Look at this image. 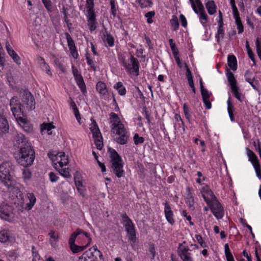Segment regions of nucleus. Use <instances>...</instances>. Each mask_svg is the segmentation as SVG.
Segmentation results:
<instances>
[{"label":"nucleus","instance_id":"f3484780","mask_svg":"<svg viewBox=\"0 0 261 261\" xmlns=\"http://www.w3.org/2000/svg\"><path fill=\"white\" fill-rule=\"evenodd\" d=\"M164 212L167 221L171 225H173L175 222L173 218V213L167 202L165 203Z\"/></svg>","mask_w":261,"mask_h":261},{"label":"nucleus","instance_id":"680f3d73","mask_svg":"<svg viewBox=\"0 0 261 261\" xmlns=\"http://www.w3.org/2000/svg\"><path fill=\"white\" fill-rule=\"evenodd\" d=\"M54 127V126L50 123H43L42 124L41 129L42 130L44 129V130H47V131H49Z\"/></svg>","mask_w":261,"mask_h":261},{"label":"nucleus","instance_id":"2eb2a0df","mask_svg":"<svg viewBox=\"0 0 261 261\" xmlns=\"http://www.w3.org/2000/svg\"><path fill=\"white\" fill-rule=\"evenodd\" d=\"M14 240L10 231L7 229H3L0 231V241L6 243L7 241L12 242Z\"/></svg>","mask_w":261,"mask_h":261},{"label":"nucleus","instance_id":"cd10ccee","mask_svg":"<svg viewBox=\"0 0 261 261\" xmlns=\"http://www.w3.org/2000/svg\"><path fill=\"white\" fill-rule=\"evenodd\" d=\"M227 76L228 79V81L231 86V88L233 87H237V80H236L234 74L232 72L229 71L228 69H227Z\"/></svg>","mask_w":261,"mask_h":261},{"label":"nucleus","instance_id":"c03bdc74","mask_svg":"<svg viewBox=\"0 0 261 261\" xmlns=\"http://www.w3.org/2000/svg\"><path fill=\"white\" fill-rule=\"evenodd\" d=\"M256 53L259 59H261V39L257 38L256 42Z\"/></svg>","mask_w":261,"mask_h":261},{"label":"nucleus","instance_id":"a19ab883","mask_svg":"<svg viewBox=\"0 0 261 261\" xmlns=\"http://www.w3.org/2000/svg\"><path fill=\"white\" fill-rule=\"evenodd\" d=\"M170 22L173 30L176 31L178 29L179 23L178 21L177 17L176 16H173V18L171 20Z\"/></svg>","mask_w":261,"mask_h":261},{"label":"nucleus","instance_id":"4468645a","mask_svg":"<svg viewBox=\"0 0 261 261\" xmlns=\"http://www.w3.org/2000/svg\"><path fill=\"white\" fill-rule=\"evenodd\" d=\"M17 122L25 132L28 133L33 132L34 128L33 125L25 118H22L17 121Z\"/></svg>","mask_w":261,"mask_h":261},{"label":"nucleus","instance_id":"0eeeda50","mask_svg":"<svg viewBox=\"0 0 261 261\" xmlns=\"http://www.w3.org/2000/svg\"><path fill=\"white\" fill-rule=\"evenodd\" d=\"M119 59L120 60L123 66L128 72L130 73L134 72L136 73V75H138L139 74V64L137 59L133 55H131L130 57L132 67H130V64H127L126 62L125 59L123 57H121Z\"/></svg>","mask_w":261,"mask_h":261},{"label":"nucleus","instance_id":"393cba45","mask_svg":"<svg viewBox=\"0 0 261 261\" xmlns=\"http://www.w3.org/2000/svg\"><path fill=\"white\" fill-rule=\"evenodd\" d=\"M228 66L233 71L237 69V61L234 55H229L227 58Z\"/></svg>","mask_w":261,"mask_h":261},{"label":"nucleus","instance_id":"72a5a7b5","mask_svg":"<svg viewBox=\"0 0 261 261\" xmlns=\"http://www.w3.org/2000/svg\"><path fill=\"white\" fill-rule=\"evenodd\" d=\"M225 254L227 261H234L233 256L231 253L228 244H226L224 246Z\"/></svg>","mask_w":261,"mask_h":261},{"label":"nucleus","instance_id":"dca6fc26","mask_svg":"<svg viewBox=\"0 0 261 261\" xmlns=\"http://www.w3.org/2000/svg\"><path fill=\"white\" fill-rule=\"evenodd\" d=\"M251 73L249 71H247L245 74V76L246 77V81L248 82L252 87V88L256 90H258V87L259 85L258 81L257 80L255 76H253L251 77L250 75Z\"/></svg>","mask_w":261,"mask_h":261},{"label":"nucleus","instance_id":"ea45409f","mask_svg":"<svg viewBox=\"0 0 261 261\" xmlns=\"http://www.w3.org/2000/svg\"><path fill=\"white\" fill-rule=\"evenodd\" d=\"M92 120V123L91 124L90 129L91 131L92 132L93 135H94V133H97L98 134V132H100L99 130V129L98 127V125L96 122V121L94 120L91 119Z\"/></svg>","mask_w":261,"mask_h":261},{"label":"nucleus","instance_id":"338daca9","mask_svg":"<svg viewBox=\"0 0 261 261\" xmlns=\"http://www.w3.org/2000/svg\"><path fill=\"white\" fill-rule=\"evenodd\" d=\"M55 63L56 64V65L59 68V69L63 72H65L66 70L65 67L63 66V65L60 62L59 60L58 59H56L55 60Z\"/></svg>","mask_w":261,"mask_h":261},{"label":"nucleus","instance_id":"49530a36","mask_svg":"<svg viewBox=\"0 0 261 261\" xmlns=\"http://www.w3.org/2000/svg\"><path fill=\"white\" fill-rule=\"evenodd\" d=\"M65 35L69 48L74 47L75 46L74 41L69 34L68 33H66Z\"/></svg>","mask_w":261,"mask_h":261},{"label":"nucleus","instance_id":"1a4fd4ad","mask_svg":"<svg viewBox=\"0 0 261 261\" xmlns=\"http://www.w3.org/2000/svg\"><path fill=\"white\" fill-rule=\"evenodd\" d=\"M208 205L210 206V208L213 215L218 219L222 218L224 214V210L217 198L212 201V202L208 204Z\"/></svg>","mask_w":261,"mask_h":261},{"label":"nucleus","instance_id":"4c0bfd02","mask_svg":"<svg viewBox=\"0 0 261 261\" xmlns=\"http://www.w3.org/2000/svg\"><path fill=\"white\" fill-rule=\"evenodd\" d=\"M142 8L151 7L152 3L150 0H138L137 1Z\"/></svg>","mask_w":261,"mask_h":261},{"label":"nucleus","instance_id":"20e7f679","mask_svg":"<svg viewBox=\"0 0 261 261\" xmlns=\"http://www.w3.org/2000/svg\"><path fill=\"white\" fill-rule=\"evenodd\" d=\"M109 152L111 158V168L113 173L118 177H121L124 176V171L123 169V163L121 156L112 148H109Z\"/></svg>","mask_w":261,"mask_h":261},{"label":"nucleus","instance_id":"9b49d317","mask_svg":"<svg viewBox=\"0 0 261 261\" xmlns=\"http://www.w3.org/2000/svg\"><path fill=\"white\" fill-rule=\"evenodd\" d=\"M22 100L23 102L27 105V108L29 110H32L35 108V98L28 90L23 91Z\"/></svg>","mask_w":261,"mask_h":261},{"label":"nucleus","instance_id":"aec40b11","mask_svg":"<svg viewBox=\"0 0 261 261\" xmlns=\"http://www.w3.org/2000/svg\"><path fill=\"white\" fill-rule=\"evenodd\" d=\"M127 231L128 240L134 244L136 241V230L134 224L129 226L125 227Z\"/></svg>","mask_w":261,"mask_h":261},{"label":"nucleus","instance_id":"de8ad7c7","mask_svg":"<svg viewBox=\"0 0 261 261\" xmlns=\"http://www.w3.org/2000/svg\"><path fill=\"white\" fill-rule=\"evenodd\" d=\"M33 261H39L40 256L38 253L35 251V248L34 246L32 247Z\"/></svg>","mask_w":261,"mask_h":261},{"label":"nucleus","instance_id":"f257e3e1","mask_svg":"<svg viewBox=\"0 0 261 261\" xmlns=\"http://www.w3.org/2000/svg\"><path fill=\"white\" fill-rule=\"evenodd\" d=\"M91 241L88 233L77 228L70 236L69 244L71 250L74 253H76L83 251Z\"/></svg>","mask_w":261,"mask_h":261},{"label":"nucleus","instance_id":"79ce46f5","mask_svg":"<svg viewBox=\"0 0 261 261\" xmlns=\"http://www.w3.org/2000/svg\"><path fill=\"white\" fill-rule=\"evenodd\" d=\"M122 218L123 222L125 223V227L132 225L133 224L132 220L129 218L126 214H124L122 215Z\"/></svg>","mask_w":261,"mask_h":261},{"label":"nucleus","instance_id":"bb28decb","mask_svg":"<svg viewBox=\"0 0 261 261\" xmlns=\"http://www.w3.org/2000/svg\"><path fill=\"white\" fill-rule=\"evenodd\" d=\"M247 155L249 157V160L251 162L253 165L259 164L258 160L255 154L248 148H247Z\"/></svg>","mask_w":261,"mask_h":261},{"label":"nucleus","instance_id":"f704fd0d","mask_svg":"<svg viewBox=\"0 0 261 261\" xmlns=\"http://www.w3.org/2000/svg\"><path fill=\"white\" fill-rule=\"evenodd\" d=\"M225 254L227 261H234L233 256L231 253L228 244H226L224 246Z\"/></svg>","mask_w":261,"mask_h":261},{"label":"nucleus","instance_id":"7c9ffc66","mask_svg":"<svg viewBox=\"0 0 261 261\" xmlns=\"http://www.w3.org/2000/svg\"><path fill=\"white\" fill-rule=\"evenodd\" d=\"M75 79L82 92L83 94H85L86 92V87L83 77L80 76L77 77Z\"/></svg>","mask_w":261,"mask_h":261},{"label":"nucleus","instance_id":"7ed1b4c3","mask_svg":"<svg viewBox=\"0 0 261 261\" xmlns=\"http://www.w3.org/2000/svg\"><path fill=\"white\" fill-rule=\"evenodd\" d=\"M35 157V151L32 146H27V147L19 150V153L15 158L19 165L27 167L33 164Z\"/></svg>","mask_w":261,"mask_h":261},{"label":"nucleus","instance_id":"c756f323","mask_svg":"<svg viewBox=\"0 0 261 261\" xmlns=\"http://www.w3.org/2000/svg\"><path fill=\"white\" fill-rule=\"evenodd\" d=\"M38 60L42 69L45 70L48 74L51 75V73L49 69V66L45 63L44 59L41 57H39Z\"/></svg>","mask_w":261,"mask_h":261},{"label":"nucleus","instance_id":"774afa93","mask_svg":"<svg viewBox=\"0 0 261 261\" xmlns=\"http://www.w3.org/2000/svg\"><path fill=\"white\" fill-rule=\"evenodd\" d=\"M45 7L48 10H50L51 7V3L50 0H42Z\"/></svg>","mask_w":261,"mask_h":261},{"label":"nucleus","instance_id":"603ef678","mask_svg":"<svg viewBox=\"0 0 261 261\" xmlns=\"http://www.w3.org/2000/svg\"><path fill=\"white\" fill-rule=\"evenodd\" d=\"M68 170V168H67V169H61L59 171V172L62 176L66 178H70L71 177V175Z\"/></svg>","mask_w":261,"mask_h":261},{"label":"nucleus","instance_id":"e433bc0d","mask_svg":"<svg viewBox=\"0 0 261 261\" xmlns=\"http://www.w3.org/2000/svg\"><path fill=\"white\" fill-rule=\"evenodd\" d=\"M199 18L201 20V23L203 24V25H205L207 21V15L205 13V10L202 11H198V14Z\"/></svg>","mask_w":261,"mask_h":261},{"label":"nucleus","instance_id":"9d476101","mask_svg":"<svg viewBox=\"0 0 261 261\" xmlns=\"http://www.w3.org/2000/svg\"><path fill=\"white\" fill-rule=\"evenodd\" d=\"M13 209L7 204L0 205V217L6 221H11L13 217Z\"/></svg>","mask_w":261,"mask_h":261},{"label":"nucleus","instance_id":"ddd939ff","mask_svg":"<svg viewBox=\"0 0 261 261\" xmlns=\"http://www.w3.org/2000/svg\"><path fill=\"white\" fill-rule=\"evenodd\" d=\"M15 141L19 150L21 149V148L23 147H27V146H31L30 143L28 142L27 139L22 134H17L15 138Z\"/></svg>","mask_w":261,"mask_h":261},{"label":"nucleus","instance_id":"c9c22d12","mask_svg":"<svg viewBox=\"0 0 261 261\" xmlns=\"http://www.w3.org/2000/svg\"><path fill=\"white\" fill-rule=\"evenodd\" d=\"M234 17L235 18L236 23L237 25V28L239 30V33L240 34L243 33V32L244 31V28L242 23L239 15L234 16Z\"/></svg>","mask_w":261,"mask_h":261},{"label":"nucleus","instance_id":"e2e57ef3","mask_svg":"<svg viewBox=\"0 0 261 261\" xmlns=\"http://www.w3.org/2000/svg\"><path fill=\"white\" fill-rule=\"evenodd\" d=\"M110 4H111V13L113 15V16L114 17H115L116 15V9L114 1H111L110 2Z\"/></svg>","mask_w":261,"mask_h":261},{"label":"nucleus","instance_id":"8fccbe9b","mask_svg":"<svg viewBox=\"0 0 261 261\" xmlns=\"http://www.w3.org/2000/svg\"><path fill=\"white\" fill-rule=\"evenodd\" d=\"M94 0H86V8L87 11L94 10Z\"/></svg>","mask_w":261,"mask_h":261},{"label":"nucleus","instance_id":"5fc2aeb1","mask_svg":"<svg viewBox=\"0 0 261 261\" xmlns=\"http://www.w3.org/2000/svg\"><path fill=\"white\" fill-rule=\"evenodd\" d=\"M88 21H93V20H96L95 15L94 13V10L93 11H88Z\"/></svg>","mask_w":261,"mask_h":261},{"label":"nucleus","instance_id":"bf43d9fd","mask_svg":"<svg viewBox=\"0 0 261 261\" xmlns=\"http://www.w3.org/2000/svg\"><path fill=\"white\" fill-rule=\"evenodd\" d=\"M201 95L202 97L203 100H204V99H209L210 98V94L208 93V91L205 89H202L200 90Z\"/></svg>","mask_w":261,"mask_h":261},{"label":"nucleus","instance_id":"09e8293b","mask_svg":"<svg viewBox=\"0 0 261 261\" xmlns=\"http://www.w3.org/2000/svg\"><path fill=\"white\" fill-rule=\"evenodd\" d=\"M134 143L136 145L141 144L144 141L143 137H139L138 134H135L134 136Z\"/></svg>","mask_w":261,"mask_h":261},{"label":"nucleus","instance_id":"a18cd8bd","mask_svg":"<svg viewBox=\"0 0 261 261\" xmlns=\"http://www.w3.org/2000/svg\"><path fill=\"white\" fill-rule=\"evenodd\" d=\"M224 36V30L223 28H218L217 31V33L216 35V38H217V42H219L220 39H223Z\"/></svg>","mask_w":261,"mask_h":261},{"label":"nucleus","instance_id":"f8f14e48","mask_svg":"<svg viewBox=\"0 0 261 261\" xmlns=\"http://www.w3.org/2000/svg\"><path fill=\"white\" fill-rule=\"evenodd\" d=\"M189 251L190 250L188 247L184 246L182 244H179L177 249L178 254L182 261H193V258L191 256Z\"/></svg>","mask_w":261,"mask_h":261},{"label":"nucleus","instance_id":"39448f33","mask_svg":"<svg viewBox=\"0 0 261 261\" xmlns=\"http://www.w3.org/2000/svg\"><path fill=\"white\" fill-rule=\"evenodd\" d=\"M112 129L114 133L120 136L115 139L116 141L121 145H124L127 143L128 136L126 134V131L124 127V125L121 123H112Z\"/></svg>","mask_w":261,"mask_h":261},{"label":"nucleus","instance_id":"a878e982","mask_svg":"<svg viewBox=\"0 0 261 261\" xmlns=\"http://www.w3.org/2000/svg\"><path fill=\"white\" fill-rule=\"evenodd\" d=\"M206 8L210 15H213L216 12V6L214 1H209L205 4Z\"/></svg>","mask_w":261,"mask_h":261},{"label":"nucleus","instance_id":"37998d69","mask_svg":"<svg viewBox=\"0 0 261 261\" xmlns=\"http://www.w3.org/2000/svg\"><path fill=\"white\" fill-rule=\"evenodd\" d=\"M232 90V92L234 94V96L240 101L242 102V100L241 99V93L239 92V88L238 87H233L231 88Z\"/></svg>","mask_w":261,"mask_h":261},{"label":"nucleus","instance_id":"5701e85b","mask_svg":"<svg viewBox=\"0 0 261 261\" xmlns=\"http://www.w3.org/2000/svg\"><path fill=\"white\" fill-rule=\"evenodd\" d=\"M102 38L104 42L108 43L109 46L111 47L114 45V38L110 34L107 33V29L105 28H104V32Z\"/></svg>","mask_w":261,"mask_h":261},{"label":"nucleus","instance_id":"3c124183","mask_svg":"<svg viewBox=\"0 0 261 261\" xmlns=\"http://www.w3.org/2000/svg\"><path fill=\"white\" fill-rule=\"evenodd\" d=\"M195 238L198 243L202 247H206L207 246L205 242L203 241L202 237L199 234H196Z\"/></svg>","mask_w":261,"mask_h":261},{"label":"nucleus","instance_id":"6ab92c4d","mask_svg":"<svg viewBox=\"0 0 261 261\" xmlns=\"http://www.w3.org/2000/svg\"><path fill=\"white\" fill-rule=\"evenodd\" d=\"M202 197L206 203L210 204L212 201L217 199L213 192L210 189H206L202 193Z\"/></svg>","mask_w":261,"mask_h":261},{"label":"nucleus","instance_id":"f03ea898","mask_svg":"<svg viewBox=\"0 0 261 261\" xmlns=\"http://www.w3.org/2000/svg\"><path fill=\"white\" fill-rule=\"evenodd\" d=\"M14 165L10 162H3L0 165V179L8 188L14 184Z\"/></svg>","mask_w":261,"mask_h":261},{"label":"nucleus","instance_id":"052dcab7","mask_svg":"<svg viewBox=\"0 0 261 261\" xmlns=\"http://www.w3.org/2000/svg\"><path fill=\"white\" fill-rule=\"evenodd\" d=\"M22 174L24 179H30L31 178V172L29 169H24Z\"/></svg>","mask_w":261,"mask_h":261},{"label":"nucleus","instance_id":"4d7b16f0","mask_svg":"<svg viewBox=\"0 0 261 261\" xmlns=\"http://www.w3.org/2000/svg\"><path fill=\"white\" fill-rule=\"evenodd\" d=\"M254 168H255V172L256 173L257 176L259 178L261 179V169L260 167V164H256V165H253Z\"/></svg>","mask_w":261,"mask_h":261},{"label":"nucleus","instance_id":"0e129e2a","mask_svg":"<svg viewBox=\"0 0 261 261\" xmlns=\"http://www.w3.org/2000/svg\"><path fill=\"white\" fill-rule=\"evenodd\" d=\"M69 48V50L71 52V54L72 57L74 59H77L78 57V53H77L76 47L74 46V47H71V48Z\"/></svg>","mask_w":261,"mask_h":261},{"label":"nucleus","instance_id":"58836bf2","mask_svg":"<svg viewBox=\"0 0 261 261\" xmlns=\"http://www.w3.org/2000/svg\"><path fill=\"white\" fill-rule=\"evenodd\" d=\"M10 106L11 109L13 108L17 107L18 106H21L20 101L18 100L17 97H13L10 101Z\"/></svg>","mask_w":261,"mask_h":261},{"label":"nucleus","instance_id":"69168bd1","mask_svg":"<svg viewBox=\"0 0 261 261\" xmlns=\"http://www.w3.org/2000/svg\"><path fill=\"white\" fill-rule=\"evenodd\" d=\"M183 109H184V113H185L186 118L187 119L189 120L190 118V115L189 114V108H188V106L185 103L184 105Z\"/></svg>","mask_w":261,"mask_h":261},{"label":"nucleus","instance_id":"864d4df0","mask_svg":"<svg viewBox=\"0 0 261 261\" xmlns=\"http://www.w3.org/2000/svg\"><path fill=\"white\" fill-rule=\"evenodd\" d=\"M230 3L231 5L233 16L239 15V11L235 5V0H230Z\"/></svg>","mask_w":261,"mask_h":261},{"label":"nucleus","instance_id":"b1692460","mask_svg":"<svg viewBox=\"0 0 261 261\" xmlns=\"http://www.w3.org/2000/svg\"><path fill=\"white\" fill-rule=\"evenodd\" d=\"M21 107L22 105L11 109L14 116L17 121H18L20 119L23 118V117L24 116L23 112L22 110Z\"/></svg>","mask_w":261,"mask_h":261},{"label":"nucleus","instance_id":"4be33fe9","mask_svg":"<svg viewBox=\"0 0 261 261\" xmlns=\"http://www.w3.org/2000/svg\"><path fill=\"white\" fill-rule=\"evenodd\" d=\"M93 138L96 148L98 150H101L103 147L102 137L101 133L98 132V134L94 133Z\"/></svg>","mask_w":261,"mask_h":261},{"label":"nucleus","instance_id":"2f4dec72","mask_svg":"<svg viewBox=\"0 0 261 261\" xmlns=\"http://www.w3.org/2000/svg\"><path fill=\"white\" fill-rule=\"evenodd\" d=\"M114 88L116 89L118 93L122 96L126 94V89L123 86V84L121 82H117L114 86Z\"/></svg>","mask_w":261,"mask_h":261},{"label":"nucleus","instance_id":"6e6d98bb","mask_svg":"<svg viewBox=\"0 0 261 261\" xmlns=\"http://www.w3.org/2000/svg\"><path fill=\"white\" fill-rule=\"evenodd\" d=\"M185 67L186 68V76L188 82L193 81L192 73L187 64H185Z\"/></svg>","mask_w":261,"mask_h":261},{"label":"nucleus","instance_id":"c85d7f7f","mask_svg":"<svg viewBox=\"0 0 261 261\" xmlns=\"http://www.w3.org/2000/svg\"><path fill=\"white\" fill-rule=\"evenodd\" d=\"M96 89L101 94L105 95L107 93L106 85L102 82H98L97 83Z\"/></svg>","mask_w":261,"mask_h":261},{"label":"nucleus","instance_id":"a211bd4d","mask_svg":"<svg viewBox=\"0 0 261 261\" xmlns=\"http://www.w3.org/2000/svg\"><path fill=\"white\" fill-rule=\"evenodd\" d=\"M6 48L8 54L13 59L14 61L18 65H20L21 63L19 57L17 55L16 52L11 47L10 44L8 42H7L6 43Z\"/></svg>","mask_w":261,"mask_h":261},{"label":"nucleus","instance_id":"13d9d810","mask_svg":"<svg viewBox=\"0 0 261 261\" xmlns=\"http://www.w3.org/2000/svg\"><path fill=\"white\" fill-rule=\"evenodd\" d=\"M86 59L87 61L88 64L89 66H90V67L91 68H92L94 69V70H95L96 69H95V67L94 66V64L93 63V62L92 61V60L90 58L89 55L88 53H87V54L86 55Z\"/></svg>","mask_w":261,"mask_h":261},{"label":"nucleus","instance_id":"423d86ee","mask_svg":"<svg viewBox=\"0 0 261 261\" xmlns=\"http://www.w3.org/2000/svg\"><path fill=\"white\" fill-rule=\"evenodd\" d=\"M79 261H102V254L98 250L92 252L91 249L86 251Z\"/></svg>","mask_w":261,"mask_h":261},{"label":"nucleus","instance_id":"412c9836","mask_svg":"<svg viewBox=\"0 0 261 261\" xmlns=\"http://www.w3.org/2000/svg\"><path fill=\"white\" fill-rule=\"evenodd\" d=\"M9 125L7 120L0 112V134L3 135L8 132Z\"/></svg>","mask_w":261,"mask_h":261},{"label":"nucleus","instance_id":"6e6552de","mask_svg":"<svg viewBox=\"0 0 261 261\" xmlns=\"http://www.w3.org/2000/svg\"><path fill=\"white\" fill-rule=\"evenodd\" d=\"M47 155L53 163L55 162L56 160H58V158H60V160L58 161V163L60 167L66 165L68 163V157L65 155L64 152L57 153L56 151L49 152Z\"/></svg>","mask_w":261,"mask_h":261},{"label":"nucleus","instance_id":"473e14b6","mask_svg":"<svg viewBox=\"0 0 261 261\" xmlns=\"http://www.w3.org/2000/svg\"><path fill=\"white\" fill-rule=\"evenodd\" d=\"M27 196L30 202L27 204V208L30 210L35 204L36 199L33 193H28Z\"/></svg>","mask_w":261,"mask_h":261}]
</instances>
